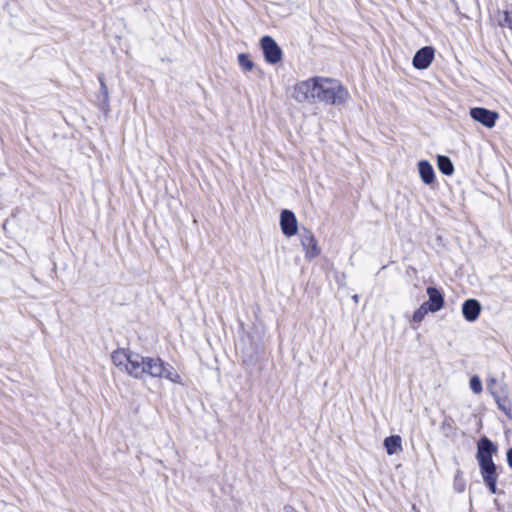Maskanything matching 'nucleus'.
<instances>
[{
  "label": "nucleus",
  "mask_w": 512,
  "mask_h": 512,
  "mask_svg": "<svg viewBox=\"0 0 512 512\" xmlns=\"http://www.w3.org/2000/svg\"><path fill=\"white\" fill-rule=\"evenodd\" d=\"M113 364L130 376L143 379L145 377L164 378L172 383H182L181 376L169 363L158 357H145L129 350L119 349L112 353Z\"/></svg>",
  "instance_id": "obj_1"
},
{
  "label": "nucleus",
  "mask_w": 512,
  "mask_h": 512,
  "mask_svg": "<svg viewBox=\"0 0 512 512\" xmlns=\"http://www.w3.org/2000/svg\"><path fill=\"white\" fill-rule=\"evenodd\" d=\"M292 98L301 104L341 105L349 99V92L336 79L316 76L297 82Z\"/></svg>",
  "instance_id": "obj_2"
},
{
  "label": "nucleus",
  "mask_w": 512,
  "mask_h": 512,
  "mask_svg": "<svg viewBox=\"0 0 512 512\" xmlns=\"http://www.w3.org/2000/svg\"><path fill=\"white\" fill-rule=\"evenodd\" d=\"M495 451L496 448L488 438L483 437L479 440L476 458L480 466L483 481L492 494L496 493V482L498 478L496 465L492 460V454Z\"/></svg>",
  "instance_id": "obj_3"
},
{
  "label": "nucleus",
  "mask_w": 512,
  "mask_h": 512,
  "mask_svg": "<svg viewBox=\"0 0 512 512\" xmlns=\"http://www.w3.org/2000/svg\"><path fill=\"white\" fill-rule=\"evenodd\" d=\"M261 47L265 60L270 64H276L282 59V51L275 40L270 36L261 39Z\"/></svg>",
  "instance_id": "obj_4"
},
{
  "label": "nucleus",
  "mask_w": 512,
  "mask_h": 512,
  "mask_svg": "<svg viewBox=\"0 0 512 512\" xmlns=\"http://www.w3.org/2000/svg\"><path fill=\"white\" fill-rule=\"evenodd\" d=\"M470 117L487 128H493L499 118V114L495 111L482 107H474L470 109Z\"/></svg>",
  "instance_id": "obj_5"
},
{
  "label": "nucleus",
  "mask_w": 512,
  "mask_h": 512,
  "mask_svg": "<svg viewBox=\"0 0 512 512\" xmlns=\"http://www.w3.org/2000/svg\"><path fill=\"white\" fill-rule=\"evenodd\" d=\"M300 242L307 259L315 258L320 254V248L311 231L304 230L300 235Z\"/></svg>",
  "instance_id": "obj_6"
},
{
  "label": "nucleus",
  "mask_w": 512,
  "mask_h": 512,
  "mask_svg": "<svg viewBox=\"0 0 512 512\" xmlns=\"http://www.w3.org/2000/svg\"><path fill=\"white\" fill-rule=\"evenodd\" d=\"M280 227L287 237L294 236L297 233V219L292 211L285 209L281 212Z\"/></svg>",
  "instance_id": "obj_7"
},
{
  "label": "nucleus",
  "mask_w": 512,
  "mask_h": 512,
  "mask_svg": "<svg viewBox=\"0 0 512 512\" xmlns=\"http://www.w3.org/2000/svg\"><path fill=\"white\" fill-rule=\"evenodd\" d=\"M433 59L434 49L430 46H425L416 52L412 63L416 69L423 70L430 66Z\"/></svg>",
  "instance_id": "obj_8"
},
{
  "label": "nucleus",
  "mask_w": 512,
  "mask_h": 512,
  "mask_svg": "<svg viewBox=\"0 0 512 512\" xmlns=\"http://www.w3.org/2000/svg\"><path fill=\"white\" fill-rule=\"evenodd\" d=\"M426 292L429 299L424 304H427L430 312L435 313L441 310L444 306V297L441 292L435 287H428Z\"/></svg>",
  "instance_id": "obj_9"
},
{
  "label": "nucleus",
  "mask_w": 512,
  "mask_h": 512,
  "mask_svg": "<svg viewBox=\"0 0 512 512\" xmlns=\"http://www.w3.org/2000/svg\"><path fill=\"white\" fill-rule=\"evenodd\" d=\"M481 312V305L475 299H468L462 304V314L469 322H474L478 319Z\"/></svg>",
  "instance_id": "obj_10"
},
{
  "label": "nucleus",
  "mask_w": 512,
  "mask_h": 512,
  "mask_svg": "<svg viewBox=\"0 0 512 512\" xmlns=\"http://www.w3.org/2000/svg\"><path fill=\"white\" fill-rule=\"evenodd\" d=\"M497 385V381L495 379H490L487 388L491 392V394L494 396L496 403L498 405V408L501 409L509 418H512V410L510 401L506 397H500L496 390L495 386Z\"/></svg>",
  "instance_id": "obj_11"
},
{
  "label": "nucleus",
  "mask_w": 512,
  "mask_h": 512,
  "mask_svg": "<svg viewBox=\"0 0 512 512\" xmlns=\"http://www.w3.org/2000/svg\"><path fill=\"white\" fill-rule=\"evenodd\" d=\"M418 171L422 181L425 184H432L435 180V172L432 165L426 161L421 160L418 162Z\"/></svg>",
  "instance_id": "obj_12"
},
{
  "label": "nucleus",
  "mask_w": 512,
  "mask_h": 512,
  "mask_svg": "<svg viewBox=\"0 0 512 512\" xmlns=\"http://www.w3.org/2000/svg\"><path fill=\"white\" fill-rule=\"evenodd\" d=\"M383 445L388 455H394L402 451V439L399 435L385 438Z\"/></svg>",
  "instance_id": "obj_13"
},
{
  "label": "nucleus",
  "mask_w": 512,
  "mask_h": 512,
  "mask_svg": "<svg viewBox=\"0 0 512 512\" xmlns=\"http://www.w3.org/2000/svg\"><path fill=\"white\" fill-rule=\"evenodd\" d=\"M495 18L500 27L512 30V4L506 10L498 11Z\"/></svg>",
  "instance_id": "obj_14"
},
{
  "label": "nucleus",
  "mask_w": 512,
  "mask_h": 512,
  "mask_svg": "<svg viewBox=\"0 0 512 512\" xmlns=\"http://www.w3.org/2000/svg\"><path fill=\"white\" fill-rule=\"evenodd\" d=\"M437 165L444 175L450 176L454 172L453 163L447 156L439 155L437 157Z\"/></svg>",
  "instance_id": "obj_15"
},
{
  "label": "nucleus",
  "mask_w": 512,
  "mask_h": 512,
  "mask_svg": "<svg viewBox=\"0 0 512 512\" xmlns=\"http://www.w3.org/2000/svg\"><path fill=\"white\" fill-rule=\"evenodd\" d=\"M238 63L245 72H249L253 69L254 64L247 54L238 55Z\"/></svg>",
  "instance_id": "obj_16"
},
{
  "label": "nucleus",
  "mask_w": 512,
  "mask_h": 512,
  "mask_svg": "<svg viewBox=\"0 0 512 512\" xmlns=\"http://www.w3.org/2000/svg\"><path fill=\"white\" fill-rule=\"evenodd\" d=\"M430 312V309H428L427 304H422L414 313H413V321L416 323H420L427 313Z\"/></svg>",
  "instance_id": "obj_17"
},
{
  "label": "nucleus",
  "mask_w": 512,
  "mask_h": 512,
  "mask_svg": "<svg viewBox=\"0 0 512 512\" xmlns=\"http://www.w3.org/2000/svg\"><path fill=\"white\" fill-rule=\"evenodd\" d=\"M470 389L475 393L479 394L482 392V383L478 376H473L470 379Z\"/></svg>",
  "instance_id": "obj_18"
},
{
  "label": "nucleus",
  "mask_w": 512,
  "mask_h": 512,
  "mask_svg": "<svg viewBox=\"0 0 512 512\" xmlns=\"http://www.w3.org/2000/svg\"><path fill=\"white\" fill-rule=\"evenodd\" d=\"M99 81H100V86H101V93L104 96L105 100L108 101V99H109L108 87L106 86L102 77H99Z\"/></svg>",
  "instance_id": "obj_19"
},
{
  "label": "nucleus",
  "mask_w": 512,
  "mask_h": 512,
  "mask_svg": "<svg viewBox=\"0 0 512 512\" xmlns=\"http://www.w3.org/2000/svg\"><path fill=\"white\" fill-rule=\"evenodd\" d=\"M507 462L508 465L512 468V448H510L507 452Z\"/></svg>",
  "instance_id": "obj_20"
},
{
  "label": "nucleus",
  "mask_w": 512,
  "mask_h": 512,
  "mask_svg": "<svg viewBox=\"0 0 512 512\" xmlns=\"http://www.w3.org/2000/svg\"><path fill=\"white\" fill-rule=\"evenodd\" d=\"M353 299H354V301H355V302H357V301H358V296H357V295H355V296L353 297Z\"/></svg>",
  "instance_id": "obj_21"
}]
</instances>
